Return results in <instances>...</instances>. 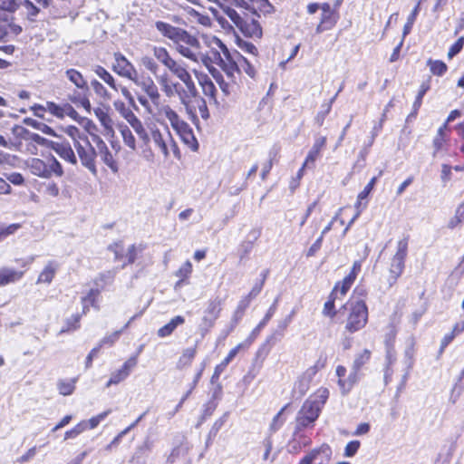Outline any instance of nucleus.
<instances>
[{"label":"nucleus","mask_w":464,"mask_h":464,"mask_svg":"<svg viewBox=\"0 0 464 464\" xmlns=\"http://www.w3.org/2000/svg\"><path fill=\"white\" fill-rule=\"evenodd\" d=\"M338 297V285H335L334 290L330 295V299L324 304L323 314L324 315L334 317L335 315L334 309V301Z\"/></svg>","instance_id":"35"},{"label":"nucleus","mask_w":464,"mask_h":464,"mask_svg":"<svg viewBox=\"0 0 464 464\" xmlns=\"http://www.w3.org/2000/svg\"><path fill=\"white\" fill-rule=\"evenodd\" d=\"M21 5L25 8L26 14L31 19L37 16V14L40 12V9L42 8L37 4L34 5L30 0H24L23 2H20V5Z\"/></svg>","instance_id":"49"},{"label":"nucleus","mask_w":464,"mask_h":464,"mask_svg":"<svg viewBox=\"0 0 464 464\" xmlns=\"http://www.w3.org/2000/svg\"><path fill=\"white\" fill-rule=\"evenodd\" d=\"M31 172L38 177L48 179L50 178L49 170H47L46 161L40 159H33L29 165Z\"/></svg>","instance_id":"25"},{"label":"nucleus","mask_w":464,"mask_h":464,"mask_svg":"<svg viewBox=\"0 0 464 464\" xmlns=\"http://www.w3.org/2000/svg\"><path fill=\"white\" fill-rule=\"evenodd\" d=\"M321 411L322 409L316 405L315 401L307 399L297 413L295 434L309 426H312L319 417Z\"/></svg>","instance_id":"7"},{"label":"nucleus","mask_w":464,"mask_h":464,"mask_svg":"<svg viewBox=\"0 0 464 464\" xmlns=\"http://www.w3.org/2000/svg\"><path fill=\"white\" fill-rule=\"evenodd\" d=\"M59 269L55 260H49L38 276L36 284H51Z\"/></svg>","instance_id":"15"},{"label":"nucleus","mask_w":464,"mask_h":464,"mask_svg":"<svg viewBox=\"0 0 464 464\" xmlns=\"http://www.w3.org/2000/svg\"><path fill=\"white\" fill-rule=\"evenodd\" d=\"M146 145L152 143L154 148L159 150L165 160L169 157L172 151L175 158H180V151L174 140L168 126H153L149 129L148 139L143 141Z\"/></svg>","instance_id":"1"},{"label":"nucleus","mask_w":464,"mask_h":464,"mask_svg":"<svg viewBox=\"0 0 464 464\" xmlns=\"http://www.w3.org/2000/svg\"><path fill=\"white\" fill-rule=\"evenodd\" d=\"M158 81H159L160 84L161 85L162 91L165 92V94L168 97L173 96L174 92H176V89H175L174 83L173 84L169 83L167 75L165 74V75L159 77Z\"/></svg>","instance_id":"52"},{"label":"nucleus","mask_w":464,"mask_h":464,"mask_svg":"<svg viewBox=\"0 0 464 464\" xmlns=\"http://www.w3.org/2000/svg\"><path fill=\"white\" fill-rule=\"evenodd\" d=\"M184 322L185 319L182 316H175L167 324L159 329L158 335L160 337H167L173 333V331L177 328V326L183 324Z\"/></svg>","instance_id":"29"},{"label":"nucleus","mask_w":464,"mask_h":464,"mask_svg":"<svg viewBox=\"0 0 464 464\" xmlns=\"http://www.w3.org/2000/svg\"><path fill=\"white\" fill-rule=\"evenodd\" d=\"M326 144V137L322 136L315 139L311 150H309L306 159L303 164V169L314 168V162L320 156L321 150Z\"/></svg>","instance_id":"14"},{"label":"nucleus","mask_w":464,"mask_h":464,"mask_svg":"<svg viewBox=\"0 0 464 464\" xmlns=\"http://www.w3.org/2000/svg\"><path fill=\"white\" fill-rule=\"evenodd\" d=\"M5 179L14 185L20 186L24 183V177L22 176V174H20L18 172H12L9 174H5Z\"/></svg>","instance_id":"64"},{"label":"nucleus","mask_w":464,"mask_h":464,"mask_svg":"<svg viewBox=\"0 0 464 464\" xmlns=\"http://www.w3.org/2000/svg\"><path fill=\"white\" fill-rule=\"evenodd\" d=\"M332 454L331 447L324 443L320 447L311 450L302 460L305 464H329Z\"/></svg>","instance_id":"11"},{"label":"nucleus","mask_w":464,"mask_h":464,"mask_svg":"<svg viewBox=\"0 0 464 464\" xmlns=\"http://www.w3.org/2000/svg\"><path fill=\"white\" fill-rule=\"evenodd\" d=\"M75 380L76 379H60L56 385L59 393L63 396L72 394L75 389Z\"/></svg>","instance_id":"34"},{"label":"nucleus","mask_w":464,"mask_h":464,"mask_svg":"<svg viewBox=\"0 0 464 464\" xmlns=\"http://www.w3.org/2000/svg\"><path fill=\"white\" fill-rule=\"evenodd\" d=\"M114 106L125 120H127L131 116V114H133V111L130 108L126 107L122 102H115Z\"/></svg>","instance_id":"63"},{"label":"nucleus","mask_w":464,"mask_h":464,"mask_svg":"<svg viewBox=\"0 0 464 464\" xmlns=\"http://www.w3.org/2000/svg\"><path fill=\"white\" fill-rule=\"evenodd\" d=\"M91 85L94 91V92L101 98L105 100H111V95L106 90V88L97 80H92L91 82Z\"/></svg>","instance_id":"48"},{"label":"nucleus","mask_w":464,"mask_h":464,"mask_svg":"<svg viewBox=\"0 0 464 464\" xmlns=\"http://www.w3.org/2000/svg\"><path fill=\"white\" fill-rule=\"evenodd\" d=\"M228 418V412H225L218 420H217L210 429V436H217L219 430L225 424Z\"/></svg>","instance_id":"58"},{"label":"nucleus","mask_w":464,"mask_h":464,"mask_svg":"<svg viewBox=\"0 0 464 464\" xmlns=\"http://www.w3.org/2000/svg\"><path fill=\"white\" fill-rule=\"evenodd\" d=\"M155 26L163 36L169 38L173 43L176 41L179 34L182 31V28L173 26L162 21H157Z\"/></svg>","instance_id":"20"},{"label":"nucleus","mask_w":464,"mask_h":464,"mask_svg":"<svg viewBox=\"0 0 464 464\" xmlns=\"http://www.w3.org/2000/svg\"><path fill=\"white\" fill-rule=\"evenodd\" d=\"M162 113L166 117V119L170 122L172 128L175 130L186 123L183 120L179 118L178 113L169 106H164L162 108Z\"/></svg>","instance_id":"30"},{"label":"nucleus","mask_w":464,"mask_h":464,"mask_svg":"<svg viewBox=\"0 0 464 464\" xmlns=\"http://www.w3.org/2000/svg\"><path fill=\"white\" fill-rule=\"evenodd\" d=\"M92 141H93V143H94V145L96 147V150H97L96 153H97V155L100 156V158L102 159L103 163L113 173H117L118 170H119L118 163L114 160L113 155L110 151V150H109L107 144L105 143V141L102 138L97 136V135H94L92 137Z\"/></svg>","instance_id":"12"},{"label":"nucleus","mask_w":464,"mask_h":464,"mask_svg":"<svg viewBox=\"0 0 464 464\" xmlns=\"http://www.w3.org/2000/svg\"><path fill=\"white\" fill-rule=\"evenodd\" d=\"M464 45V37H459L457 42L451 45L448 52V57L449 59L453 58L455 55H457L463 48Z\"/></svg>","instance_id":"61"},{"label":"nucleus","mask_w":464,"mask_h":464,"mask_svg":"<svg viewBox=\"0 0 464 464\" xmlns=\"http://www.w3.org/2000/svg\"><path fill=\"white\" fill-rule=\"evenodd\" d=\"M328 397L329 392L327 389H319L316 393L309 399L315 401L316 405L322 409Z\"/></svg>","instance_id":"50"},{"label":"nucleus","mask_w":464,"mask_h":464,"mask_svg":"<svg viewBox=\"0 0 464 464\" xmlns=\"http://www.w3.org/2000/svg\"><path fill=\"white\" fill-rule=\"evenodd\" d=\"M447 141L448 139L446 135H440L438 133L436 134L432 140L433 157H436L438 155V153L444 148Z\"/></svg>","instance_id":"47"},{"label":"nucleus","mask_w":464,"mask_h":464,"mask_svg":"<svg viewBox=\"0 0 464 464\" xmlns=\"http://www.w3.org/2000/svg\"><path fill=\"white\" fill-rule=\"evenodd\" d=\"M121 133L123 139V142L126 146H128L131 150H135L136 148V140L135 138L129 129L128 126H121Z\"/></svg>","instance_id":"39"},{"label":"nucleus","mask_w":464,"mask_h":464,"mask_svg":"<svg viewBox=\"0 0 464 464\" xmlns=\"http://www.w3.org/2000/svg\"><path fill=\"white\" fill-rule=\"evenodd\" d=\"M235 55L239 59L240 71L243 70L248 76L254 77L256 70L254 66L247 61L246 58L243 57L238 52L235 51Z\"/></svg>","instance_id":"43"},{"label":"nucleus","mask_w":464,"mask_h":464,"mask_svg":"<svg viewBox=\"0 0 464 464\" xmlns=\"http://www.w3.org/2000/svg\"><path fill=\"white\" fill-rule=\"evenodd\" d=\"M87 429L86 421H81L72 430H67L64 434V440L76 438L79 434L83 432Z\"/></svg>","instance_id":"51"},{"label":"nucleus","mask_w":464,"mask_h":464,"mask_svg":"<svg viewBox=\"0 0 464 464\" xmlns=\"http://www.w3.org/2000/svg\"><path fill=\"white\" fill-rule=\"evenodd\" d=\"M178 134L179 135L182 141L193 151H197L198 149V143L197 139L194 136L193 130L188 126V123H185L180 128L176 130Z\"/></svg>","instance_id":"18"},{"label":"nucleus","mask_w":464,"mask_h":464,"mask_svg":"<svg viewBox=\"0 0 464 464\" xmlns=\"http://www.w3.org/2000/svg\"><path fill=\"white\" fill-rule=\"evenodd\" d=\"M46 106H47V111H49L53 115L56 116L58 118H63L64 116V109L63 107L59 106L58 104H56L53 102H47Z\"/></svg>","instance_id":"59"},{"label":"nucleus","mask_w":464,"mask_h":464,"mask_svg":"<svg viewBox=\"0 0 464 464\" xmlns=\"http://www.w3.org/2000/svg\"><path fill=\"white\" fill-rule=\"evenodd\" d=\"M131 82L140 87L153 103H158L160 98V94L157 85L150 77H143L142 79H139L137 75L135 80H131Z\"/></svg>","instance_id":"13"},{"label":"nucleus","mask_w":464,"mask_h":464,"mask_svg":"<svg viewBox=\"0 0 464 464\" xmlns=\"http://www.w3.org/2000/svg\"><path fill=\"white\" fill-rule=\"evenodd\" d=\"M212 43L223 53L224 57L218 65L226 72L227 78L234 82L236 74L240 73L239 59L235 55V52L231 53L218 38L212 37Z\"/></svg>","instance_id":"8"},{"label":"nucleus","mask_w":464,"mask_h":464,"mask_svg":"<svg viewBox=\"0 0 464 464\" xmlns=\"http://www.w3.org/2000/svg\"><path fill=\"white\" fill-rule=\"evenodd\" d=\"M360 446L361 442L359 440L349 441L344 448L343 456L346 458L353 457L360 449Z\"/></svg>","instance_id":"53"},{"label":"nucleus","mask_w":464,"mask_h":464,"mask_svg":"<svg viewBox=\"0 0 464 464\" xmlns=\"http://www.w3.org/2000/svg\"><path fill=\"white\" fill-rule=\"evenodd\" d=\"M420 4L419 2L408 17L407 23L405 24V25L403 27V32H402L403 38H405V36L410 34V32L412 28V25L415 22L416 16L420 10Z\"/></svg>","instance_id":"46"},{"label":"nucleus","mask_w":464,"mask_h":464,"mask_svg":"<svg viewBox=\"0 0 464 464\" xmlns=\"http://www.w3.org/2000/svg\"><path fill=\"white\" fill-rule=\"evenodd\" d=\"M24 122L27 125H30L33 128L41 130L44 134H47V135H50V136H55L54 130L51 127H49L48 125H46V124H44L43 122H39V121H37L35 120H33V119H25Z\"/></svg>","instance_id":"42"},{"label":"nucleus","mask_w":464,"mask_h":464,"mask_svg":"<svg viewBox=\"0 0 464 464\" xmlns=\"http://www.w3.org/2000/svg\"><path fill=\"white\" fill-rule=\"evenodd\" d=\"M140 63L146 70L151 72L153 75H157L160 66L157 62L150 56L145 55L140 59Z\"/></svg>","instance_id":"41"},{"label":"nucleus","mask_w":464,"mask_h":464,"mask_svg":"<svg viewBox=\"0 0 464 464\" xmlns=\"http://www.w3.org/2000/svg\"><path fill=\"white\" fill-rule=\"evenodd\" d=\"M210 73L214 77V79L217 81V82L219 85V88L223 92V93L226 96L230 95L231 93L235 92L236 89V78L234 79V82L229 80V82H226L223 78V76L220 74V72L217 69L210 70Z\"/></svg>","instance_id":"22"},{"label":"nucleus","mask_w":464,"mask_h":464,"mask_svg":"<svg viewBox=\"0 0 464 464\" xmlns=\"http://www.w3.org/2000/svg\"><path fill=\"white\" fill-rule=\"evenodd\" d=\"M219 312V302H217L216 300L209 301L205 311L207 315L204 316L203 320L206 322L208 321L209 326H212L216 319L218 317Z\"/></svg>","instance_id":"31"},{"label":"nucleus","mask_w":464,"mask_h":464,"mask_svg":"<svg viewBox=\"0 0 464 464\" xmlns=\"http://www.w3.org/2000/svg\"><path fill=\"white\" fill-rule=\"evenodd\" d=\"M20 228L19 224H11L8 226H0V241L6 237L14 234Z\"/></svg>","instance_id":"55"},{"label":"nucleus","mask_w":464,"mask_h":464,"mask_svg":"<svg viewBox=\"0 0 464 464\" xmlns=\"http://www.w3.org/2000/svg\"><path fill=\"white\" fill-rule=\"evenodd\" d=\"M187 450H184L183 448H181L180 446H177L175 447L170 454L169 455L168 459H167V462L169 464H172L174 463L180 456H183L187 453Z\"/></svg>","instance_id":"60"},{"label":"nucleus","mask_w":464,"mask_h":464,"mask_svg":"<svg viewBox=\"0 0 464 464\" xmlns=\"http://www.w3.org/2000/svg\"><path fill=\"white\" fill-rule=\"evenodd\" d=\"M47 170H49L50 178L53 175L61 177L63 175V169L61 163L53 157H50L47 161Z\"/></svg>","instance_id":"37"},{"label":"nucleus","mask_w":464,"mask_h":464,"mask_svg":"<svg viewBox=\"0 0 464 464\" xmlns=\"http://www.w3.org/2000/svg\"><path fill=\"white\" fill-rule=\"evenodd\" d=\"M66 77L80 90H88L86 80L82 74L75 69H68L65 72Z\"/></svg>","instance_id":"28"},{"label":"nucleus","mask_w":464,"mask_h":464,"mask_svg":"<svg viewBox=\"0 0 464 464\" xmlns=\"http://www.w3.org/2000/svg\"><path fill=\"white\" fill-rule=\"evenodd\" d=\"M377 178L373 177L369 183L365 186L362 191H361L358 194V199L359 201H362L363 199L367 198L368 195L371 193V191L373 189V187L376 183Z\"/></svg>","instance_id":"62"},{"label":"nucleus","mask_w":464,"mask_h":464,"mask_svg":"<svg viewBox=\"0 0 464 464\" xmlns=\"http://www.w3.org/2000/svg\"><path fill=\"white\" fill-rule=\"evenodd\" d=\"M192 272V265L190 261H186L179 269L176 272V276H179L181 280L188 277Z\"/></svg>","instance_id":"57"},{"label":"nucleus","mask_w":464,"mask_h":464,"mask_svg":"<svg viewBox=\"0 0 464 464\" xmlns=\"http://www.w3.org/2000/svg\"><path fill=\"white\" fill-rule=\"evenodd\" d=\"M94 114L105 130L108 131L113 130V121L106 111L102 108H96L94 110Z\"/></svg>","instance_id":"33"},{"label":"nucleus","mask_w":464,"mask_h":464,"mask_svg":"<svg viewBox=\"0 0 464 464\" xmlns=\"http://www.w3.org/2000/svg\"><path fill=\"white\" fill-rule=\"evenodd\" d=\"M93 72L111 89H113L114 91H118V87L116 85L113 76L105 68H103L101 65H95L93 68Z\"/></svg>","instance_id":"32"},{"label":"nucleus","mask_w":464,"mask_h":464,"mask_svg":"<svg viewBox=\"0 0 464 464\" xmlns=\"http://www.w3.org/2000/svg\"><path fill=\"white\" fill-rule=\"evenodd\" d=\"M309 389L308 379H299L293 388L294 396L297 395V398H301L305 394Z\"/></svg>","instance_id":"44"},{"label":"nucleus","mask_w":464,"mask_h":464,"mask_svg":"<svg viewBox=\"0 0 464 464\" xmlns=\"http://www.w3.org/2000/svg\"><path fill=\"white\" fill-rule=\"evenodd\" d=\"M53 149L65 161H68L72 165L77 164V158L74 154L73 150L69 144H56L55 146L53 147Z\"/></svg>","instance_id":"23"},{"label":"nucleus","mask_w":464,"mask_h":464,"mask_svg":"<svg viewBox=\"0 0 464 464\" xmlns=\"http://www.w3.org/2000/svg\"><path fill=\"white\" fill-rule=\"evenodd\" d=\"M429 88H430L429 84L422 83L420 85V91H419L418 95L413 103V111L409 115V117L415 116L417 114L418 110L421 106L422 98L425 95V93L427 92V91L429 90Z\"/></svg>","instance_id":"45"},{"label":"nucleus","mask_w":464,"mask_h":464,"mask_svg":"<svg viewBox=\"0 0 464 464\" xmlns=\"http://www.w3.org/2000/svg\"><path fill=\"white\" fill-rule=\"evenodd\" d=\"M81 318H82V314H77L72 315L70 318H68L66 320L65 327H63L60 331V334H63V333H66V332H70V331H73V330L78 329L80 327Z\"/></svg>","instance_id":"40"},{"label":"nucleus","mask_w":464,"mask_h":464,"mask_svg":"<svg viewBox=\"0 0 464 464\" xmlns=\"http://www.w3.org/2000/svg\"><path fill=\"white\" fill-rule=\"evenodd\" d=\"M427 64L430 66V70L434 75L442 76L448 70L446 63L440 60L434 61L429 59Z\"/></svg>","instance_id":"36"},{"label":"nucleus","mask_w":464,"mask_h":464,"mask_svg":"<svg viewBox=\"0 0 464 464\" xmlns=\"http://www.w3.org/2000/svg\"><path fill=\"white\" fill-rule=\"evenodd\" d=\"M198 82L202 87L203 93L209 97V99L214 100L216 102V87L212 81L206 74H200L198 76Z\"/></svg>","instance_id":"27"},{"label":"nucleus","mask_w":464,"mask_h":464,"mask_svg":"<svg viewBox=\"0 0 464 464\" xmlns=\"http://www.w3.org/2000/svg\"><path fill=\"white\" fill-rule=\"evenodd\" d=\"M115 273L113 271H105L99 274L94 279V285L96 288L91 289L85 297H82V301L85 302L87 299L90 300L91 305L99 308L96 305L97 297L100 295L101 290H103L108 285L113 282Z\"/></svg>","instance_id":"9"},{"label":"nucleus","mask_w":464,"mask_h":464,"mask_svg":"<svg viewBox=\"0 0 464 464\" xmlns=\"http://www.w3.org/2000/svg\"><path fill=\"white\" fill-rule=\"evenodd\" d=\"M152 53L155 59L160 62L163 66H165L168 70L172 66V64L176 62L174 60L169 51L165 47L161 46H153Z\"/></svg>","instance_id":"21"},{"label":"nucleus","mask_w":464,"mask_h":464,"mask_svg":"<svg viewBox=\"0 0 464 464\" xmlns=\"http://www.w3.org/2000/svg\"><path fill=\"white\" fill-rule=\"evenodd\" d=\"M210 51L208 53H203V56L208 59V62L199 61L204 66H206L209 71L213 70L212 64H219L223 59L222 51L212 43V39L209 42Z\"/></svg>","instance_id":"16"},{"label":"nucleus","mask_w":464,"mask_h":464,"mask_svg":"<svg viewBox=\"0 0 464 464\" xmlns=\"http://www.w3.org/2000/svg\"><path fill=\"white\" fill-rule=\"evenodd\" d=\"M348 311L345 329L350 333H355L365 326L368 321V309L362 300H352L344 304Z\"/></svg>","instance_id":"4"},{"label":"nucleus","mask_w":464,"mask_h":464,"mask_svg":"<svg viewBox=\"0 0 464 464\" xmlns=\"http://www.w3.org/2000/svg\"><path fill=\"white\" fill-rule=\"evenodd\" d=\"M409 237H404L397 242L396 252L392 256L389 267L388 285L392 287L404 270L408 255Z\"/></svg>","instance_id":"5"},{"label":"nucleus","mask_w":464,"mask_h":464,"mask_svg":"<svg viewBox=\"0 0 464 464\" xmlns=\"http://www.w3.org/2000/svg\"><path fill=\"white\" fill-rule=\"evenodd\" d=\"M73 147L76 150L82 165L92 175L96 176L98 172L95 163L96 149L89 141L88 138L86 136H79L78 139H74Z\"/></svg>","instance_id":"6"},{"label":"nucleus","mask_w":464,"mask_h":464,"mask_svg":"<svg viewBox=\"0 0 464 464\" xmlns=\"http://www.w3.org/2000/svg\"><path fill=\"white\" fill-rule=\"evenodd\" d=\"M114 63L112 70L118 75L127 78L129 80H135L138 72L134 65L121 53H114Z\"/></svg>","instance_id":"10"},{"label":"nucleus","mask_w":464,"mask_h":464,"mask_svg":"<svg viewBox=\"0 0 464 464\" xmlns=\"http://www.w3.org/2000/svg\"><path fill=\"white\" fill-rule=\"evenodd\" d=\"M19 6L18 0H0V21H7L9 14H14Z\"/></svg>","instance_id":"24"},{"label":"nucleus","mask_w":464,"mask_h":464,"mask_svg":"<svg viewBox=\"0 0 464 464\" xmlns=\"http://www.w3.org/2000/svg\"><path fill=\"white\" fill-rule=\"evenodd\" d=\"M169 70L184 83L185 88L179 82L174 83L176 93L179 95L180 102L186 107V110L191 111L189 105L190 98L197 97L198 92L190 73L184 63L177 61Z\"/></svg>","instance_id":"2"},{"label":"nucleus","mask_w":464,"mask_h":464,"mask_svg":"<svg viewBox=\"0 0 464 464\" xmlns=\"http://www.w3.org/2000/svg\"><path fill=\"white\" fill-rule=\"evenodd\" d=\"M24 272L4 266L0 268V286L15 283L22 279Z\"/></svg>","instance_id":"17"},{"label":"nucleus","mask_w":464,"mask_h":464,"mask_svg":"<svg viewBox=\"0 0 464 464\" xmlns=\"http://www.w3.org/2000/svg\"><path fill=\"white\" fill-rule=\"evenodd\" d=\"M197 353L196 347H188L183 351V353L179 359V363L187 365L190 363L192 359L195 357Z\"/></svg>","instance_id":"56"},{"label":"nucleus","mask_w":464,"mask_h":464,"mask_svg":"<svg viewBox=\"0 0 464 464\" xmlns=\"http://www.w3.org/2000/svg\"><path fill=\"white\" fill-rule=\"evenodd\" d=\"M194 98H195V101H194L195 105L192 106L191 105V102H189L191 110H193V108L196 109V107H197L200 116L204 120L208 119L209 113H208V106H207L206 101L204 99H202V98H196V97H194ZM187 111L188 113H192V111H188L187 110Z\"/></svg>","instance_id":"38"},{"label":"nucleus","mask_w":464,"mask_h":464,"mask_svg":"<svg viewBox=\"0 0 464 464\" xmlns=\"http://www.w3.org/2000/svg\"><path fill=\"white\" fill-rule=\"evenodd\" d=\"M276 303H277V299L275 300L274 304L269 307L268 311L266 312L265 317L257 324V326L252 331V333L250 334V335L248 337L249 343H251L256 338V336L259 334L261 329L267 324V322L274 315L276 309Z\"/></svg>","instance_id":"26"},{"label":"nucleus","mask_w":464,"mask_h":464,"mask_svg":"<svg viewBox=\"0 0 464 464\" xmlns=\"http://www.w3.org/2000/svg\"><path fill=\"white\" fill-rule=\"evenodd\" d=\"M238 29L246 36L260 38L262 35V29L259 24L252 18L245 19Z\"/></svg>","instance_id":"19"},{"label":"nucleus","mask_w":464,"mask_h":464,"mask_svg":"<svg viewBox=\"0 0 464 464\" xmlns=\"http://www.w3.org/2000/svg\"><path fill=\"white\" fill-rule=\"evenodd\" d=\"M174 45L178 53L193 63H199V61L208 62V59L203 56L199 40L184 29H182L174 42Z\"/></svg>","instance_id":"3"},{"label":"nucleus","mask_w":464,"mask_h":464,"mask_svg":"<svg viewBox=\"0 0 464 464\" xmlns=\"http://www.w3.org/2000/svg\"><path fill=\"white\" fill-rule=\"evenodd\" d=\"M371 357V352L367 349L363 350L361 353H359L353 362L354 369H360L366 362L369 361Z\"/></svg>","instance_id":"54"}]
</instances>
